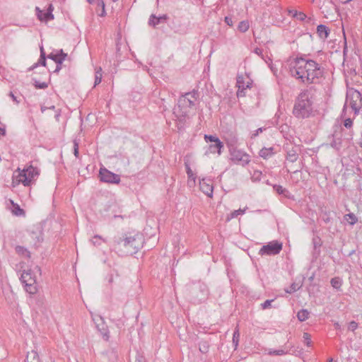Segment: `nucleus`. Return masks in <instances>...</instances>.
I'll use <instances>...</instances> for the list:
<instances>
[{
	"mask_svg": "<svg viewBox=\"0 0 362 362\" xmlns=\"http://www.w3.org/2000/svg\"><path fill=\"white\" fill-rule=\"evenodd\" d=\"M39 65L45 66H46V55L43 47H40V56L38 62L35 63L33 66L28 68V71H32Z\"/></svg>",
	"mask_w": 362,
	"mask_h": 362,
	"instance_id": "obj_20",
	"label": "nucleus"
},
{
	"mask_svg": "<svg viewBox=\"0 0 362 362\" xmlns=\"http://www.w3.org/2000/svg\"><path fill=\"white\" fill-rule=\"evenodd\" d=\"M288 354V351H285L284 349H279V350H273L269 349L268 351L269 355H276V356H283Z\"/></svg>",
	"mask_w": 362,
	"mask_h": 362,
	"instance_id": "obj_36",
	"label": "nucleus"
},
{
	"mask_svg": "<svg viewBox=\"0 0 362 362\" xmlns=\"http://www.w3.org/2000/svg\"><path fill=\"white\" fill-rule=\"evenodd\" d=\"M25 362H40L37 353L35 351L28 352Z\"/></svg>",
	"mask_w": 362,
	"mask_h": 362,
	"instance_id": "obj_24",
	"label": "nucleus"
},
{
	"mask_svg": "<svg viewBox=\"0 0 362 362\" xmlns=\"http://www.w3.org/2000/svg\"><path fill=\"white\" fill-rule=\"evenodd\" d=\"M240 334L238 329H236L233 332V342L235 344V346L236 347L238 345V338H239Z\"/></svg>",
	"mask_w": 362,
	"mask_h": 362,
	"instance_id": "obj_42",
	"label": "nucleus"
},
{
	"mask_svg": "<svg viewBox=\"0 0 362 362\" xmlns=\"http://www.w3.org/2000/svg\"><path fill=\"white\" fill-rule=\"evenodd\" d=\"M283 245L277 240H273L263 245L259 251V255H276L280 253Z\"/></svg>",
	"mask_w": 362,
	"mask_h": 362,
	"instance_id": "obj_9",
	"label": "nucleus"
},
{
	"mask_svg": "<svg viewBox=\"0 0 362 362\" xmlns=\"http://www.w3.org/2000/svg\"><path fill=\"white\" fill-rule=\"evenodd\" d=\"M265 129L264 128H262V127H260V128H258L257 129H256L255 131V132L252 134V137H255L259 135V134L262 133L263 132V130H264Z\"/></svg>",
	"mask_w": 362,
	"mask_h": 362,
	"instance_id": "obj_52",
	"label": "nucleus"
},
{
	"mask_svg": "<svg viewBox=\"0 0 362 362\" xmlns=\"http://www.w3.org/2000/svg\"><path fill=\"white\" fill-rule=\"evenodd\" d=\"M35 269H36L37 271H40V267H35Z\"/></svg>",
	"mask_w": 362,
	"mask_h": 362,
	"instance_id": "obj_63",
	"label": "nucleus"
},
{
	"mask_svg": "<svg viewBox=\"0 0 362 362\" xmlns=\"http://www.w3.org/2000/svg\"><path fill=\"white\" fill-rule=\"evenodd\" d=\"M313 256L314 258L316 259L320 254V247L322 245V240L317 236L314 237L313 238Z\"/></svg>",
	"mask_w": 362,
	"mask_h": 362,
	"instance_id": "obj_19",
	"label": "nucleus"
},
{
	"mask_svg": "<svg viewBox=\"0 0 362 362\" xmlns=\"http://www.w3.org/2000/svg\"><path fill=\"white\" fill-rule=\"evenodd\" d=\"M39 175V170L37 168L30 165L23 170L18 168L14 173L13 182L22 183L24 186L32 185Z\"/></svg>",
	"mask_w": 362,
	"mask_h": 362,
	"instance_id": "obj_5",
	"label": "nucleus"
},
{
	"mask_svg": "<svg viewBox=\"0 0 362 362\" xmlns=\"http://www.w3.org/2000/svg\"><path fill=\"white\" fill-rule=\"evenodd\" d=\"M322 220L326 223H329L330 221V217H329V214H325V216L322 217Z\"/></svg>",
	"mask_w": 362,
	"mask_h": 362,
	"instance_id": "obj_54",
	"label": "nucleus"
},
{
	"mask_svg": "<svg viewBox=\"0 0 362 362\" xmlns=\"http://www.w3.org/2000/svg\"><path fill=\"white\" fill-rule=\"evenodd\" d=\"M298 156L296 151L293 149L290 150L287 153L286 159L291 163H294L297 160Z\"/></svg>",
	"mask_w": 362,
	"mask_h": 362,
	"instance_id": "obj_31",
	"label": "nucleus"
},
{
	"mask_svg": "<svg viewBox=\"0 0 362 362\" xmlns=\"http://www.w3.org/2000/svg\"><path fill=\"white\" fill-rule=\"evenodd\" d=\"M98 177L103 182L110 184H119L120 182V176L115 174L105 168H100Z\"/></svg>",
	"mask_w": 362,
	"mask_h": 362,
	"instance_id": "obj_11",
	"label": "nucleus"
},
{
	"mask_svg": "<svg viewBox=\"0 0 362 362\" xmlns=\"http://www.w3.org/2000/svg\"><path fill=\"white\" fill-rule=\"evenodd\" d=\"M33 80L34 81V86L37 89H45L48 87V83L46 82H39L35 78H33Z\"/></svg>",
	"mask_w": 362,
	"mask_h": 362,
	"instance_id": "obj_38",
	"label": "nucleus"
},
{
	"mask_svg": "<svg viewBox=\"0 0 362 362\" xmlns=\"http://www.w3.org/2000/svg\"><path fill=\"white\" fill-rule=\"evenodd\" d=\"M310 313L305 309H301L297 313L298 320L304 322L309 318Z\"/></svg>",
	"mask_w": 362,
	"mask_h": 362,
	"instance_id": "obj_27",
	"label": "nucleus"
},
{
	"mask_svg": "<svg viewBox=\"0 0 362 362\" xmlns=\"http://www.w3.org/2000/svg\"><path fill=\"white\" fill-rule=\"evenodd\" d=\"M298 289H299V286H298V284L293 283L291 285V286L288 289L286 290V292L288 293H292Z\"/></svg>",
	"mask_w": 362,
	"mask_h": 362,
	"instance_id": "obj_44",
	"label": "nucleus"
},
{
	"mask_svg": "<svg viewBox=\"0 0 362 362\" xmlns=\"http://www.w3.org/2000/svg\"><path fill=\"white\" fill-rule=\"evenodd\" d=\"M192 292L199 302L205 300L209 294L206 285L204 283L200 281L193 285V287L192 288Z\"/></svg>",
	"mask_w": 362,
	"mask_h": 362,
	"instance_id": "obj_12",
	"label": "nucleus"
},
{
	"mask_svg": "<svg viewBox=\"0 0 362 362\" xmlns=\"http://www.w3.org/2000/svg\"><path fill=\"white\" fill-rule=\"evenodd\" d=\"M330 30L328 27L320 24L317 27V33L322 39H327L329 35Z\"/></svg>",
	"mask_w": 362,
	"mask_h": 362,
	"instance_id": "obj_21",
	"label": "nucleus"
},
{
	"mask_svg": "<svg viewBox=\"0 0 362 362\" xmlns=\"http://www.w3.org/2000/svg\"><path fill=\"white\" fill-rule=\"evenodd\" d=\"M347 106L352 109L354 115L358 114L360 109L362 107V95L358 90L354 88H349L347 90L343 112L345 111Z\"/></svg>",
	"mask_w": 362,
	"mask_h": 362,
	"instance_id": "obj_6",
	"label": "nucleus"
},
{
	"mask_svg": "<svg viewBox=\"0 0 362 362\" xmlns=\"http://www.w3.org/2000/svg\"><path fill=\"white\" fill-rule=\"evenodd\" d=\"M229 151L231 156V160L235 163L244 166L250 163V156L245 153L244 151L238 149L235 147L230 148Z\"/></svg>",
	"mask_w": 362,
	"mask_h": 362,
	"instance_id": "obj_10",
	"label": "nucleus"
},
{
	"mask_svg": "<svg viewBox=\"0 0 362 362\" xmlns=\"http://www.w3.org/2000/svg\"><path fill=\"white\" fill-rule=\"evenodd\" d=\"M98 6L102 7V13L100 14L101 16H103L105 14V4L103 0H98Z\"/></svg>",
	"mask_w": 362,
	"mask_h": 362,
	"instance_id": "obj_49",
	"label": "nucleus"
},
{
	"mask_svg": "<svg viewBox=\"0 0 362 362\" xmlns=\"http://www.w3.org/2000/svg\"><path fill=\"white\" fill-rule=\"evenodd\" d=\"M274 150V148L273 147L262 148L259 153V156L263 158L264 159H268L275 153Z\"/></svg>",
	"mask_w": 362,
	"mask_h": 362,
	"instance_id": "obj_22",
	"label": "nucleus"
},
{
	"mask_svg": "<svg viewBox=\"0 0 362 362\" xmlns=\"http://www.w3.org/2000/svg\"><path fill=\"white\" fill-rule=\"evenodd\" d=\"M357 327H358V323L355 321H351L349 324L348 329H349V330L354 331L355 329H357Z\"/></svg>",
	"mask_w": 362,
	"mask_h": 362,
	"instance_id": "obj_48",
	"label": "nucleus"
},
{
	"mask_svg": "<svg viewBox=\"0 0 362 362\" xmlns=\"http://www.w3.org/2000/svg\"><path fill=\"white\" fill-rule=\"evenodd\" d=\"M102 79V69L98 67L95 69L94 86L100 83Z\"/></svg>",
	"mask_w": 362,
	"mask_h": 362,
	"instance_id": "obj_32",
	"label": "nucleus"
},
{
	"mask_svg": "<svg viewBox=\"0 0 362 362\" xmlns=\"http://www.w3.org/2000/svg\"><path fill=\"white\" fill-rule=\"evenodd\" d=\"M224 21L230 27H232L233 25V21L232 20V18L230 16H226L224 18Z\"/></svg>",
	"mask_w": 362,
	"mask_h": 362,
	"instance_id": "obj_50",
	"label": "nucleus"
},
{
	"mask_svg": "<svg viewBox=\"0 0 362 362\" xmlns=\"http://www.w3.org/2000/svg\"><path fill=\"white\" fill-rule=\"evenodd\" d=\"M304 344L310 347L312 345L311 335L308 332H304L303 335Z\"/></svg>",
	"mask_w": 362,
	"mask_h": 362,
	"instance_id": "obj_37",
	"label": "nucleus"
},
{
	"mask_svg": "<svg viewBox=\"0 0 362 362\" xmlns=\"http://www.w3.org/2000/svg\"><path fill=\"white\" fill-rule=\"evenodd\" d=\"M199 349L202 354H206L209 350V343L208 340L202 339L199 341Z\"/></svg>",
	"mask_w": 362,
	"mask_h": 362,
	"instance_id": "obj_25",
	"label": "nucleus"
},
{
	"mask_svg": "<svg viewBox=\"0 0 362 362\" xmlns=\"http://www.w3.org/2000/svg\"><path fill=\"white\" fill-rule=\"evenodd\" d=\"M274 300V299H270L265 300L263 303L261 304V308L262 310H266L272 307V303Z\"/></svg>",
	"mask_w": 362,
	"mask_h": 362,
	"instance_id": "obj_41",
	"label": "nucleus"
},
{
	"mask_svg": "<svg viewBox=\"0 0 362 362\" xmlns=\"http://www.w3.org/2000/svg\"><path fill=\"white\" fill-rule=\"evenodd\" d=\"M334 326H335V327H336V328H337V327H339V323H335V324H334Z\"/></svg>",
	"mask_w": 362,
	"mask_h": 362,
	"instance_id": "obj_62",
	"label": "nucleus"
},
{
	"mask_svg": "<svg viewBox=\"0 0 362 362\" xmlns=\"http://www.w3.org/2000/svg\"><path fill=\"white\" fill-rule=\"evenodd\" d=\"M331 285L334 288L339 289L342 285V281L339 277L332 278L330 281Z\"/></svg>",
	"mask_w": 362,
	"mask_h": 362,
	"instance_id": "obj_33",
	"label": "nucleus"
},
{
	"mask_svg": "<svg viewBox=\"0 0 362 362\" xmlns=\"http://www.w3.org/2000/svg\"><path fill=\"white\" fill-rule=\"evenodd\" d=\"M20 279L26 292L31 295L35 294L37 292L35 276L30 269L23 271Z\"/></svg>",
	"mask_w": 362,
	"mask_h": 362,
	"instance_id": "obj_7",
	"label": "nucleus"
},
{
	"mask_svg": "<svg viewBox=\"0 0 362 362\" xmlns=\"http://www.w3.org/2000/svg\"><path fill=\"white\" fill-rule=\"evenodd\" d=\"M204 139L207 143H211L205 151L206 156L216 153L221 155L223 144L216 136L205 134Z\"/></svg>",
	"mask_w": 362,
	"mask_h": 362,
	"instance_id": "obj_8",
	"label": "nucleus"
},
{
	"mask_svg": "<svg viewBox=\"0 0 362 362\" xmlns=\"http://www.w3.org/2000/svg\"><path fill=\"white\" fill-rule=\"evenodd\" d=\"M186 172H187V176L190 179H192V180H195V176L192 170V169L190 168L189 165L186 164Z\"/></svg>",
	"mask_w": 362,
	"mask_h": 362,
	"instance_id": "obj_45",
	"label": "nucleus"
},
{
	"mask_svg": "<svg viewBox=\"0 0 362 362\" xmlns=\"http://www.w3.org/2000/svg\"><path fill=\"white\" fill-rule=\"evenodd\" d=\"M168 17L166 15H163L157 17L156 15L152 14L148 19V25L155 27L161 22H165Z\"/></svg>",
	"mask_w": 362,
	"mask_h": 362,
	"instance_id": "obj_18",
	"label": "nucleus"
},
{
	"mask_svg": "<svg viewBox=\"0 0 362 362\" xmlns=\"http://www.w3.org/2000/svg\"><path fill=\"white\" fill-rule=\"evenodd\" d=\"M6 130L5 129H0V135H5Z\"/></svg>",
	"mask_w": 362,
	"mask_h": 362,
	"instance_id": "obj_58",
	"label": "nucleus"
},
{
	"mask_svg": "<svg viewBox=\"0 0 362 362\" xmlns=\"http://www.w3.org/2000/svg\"><path fill=\"white\" fill-rule=\"evenodd\" d=\"M353 125V121L351 118H347L344 122V126L347 128L350 129Z\"/></svg>",
	"mask_w": 362,
	"mask_h": 362,
	"instance_id": "obj_47",
	"label": "nucleus"
},
{
	"mask_svg": "<svg viewBox=\"0 0 362 362\" xmlns=\"http://www.w3.org/2000/svg\"><path fill=\"white\" fill-rule=\"evenodd\" d=\"M201 190L208 197H211L213 194V185L210 180L202 179L199 182Z\"/></svg>",
	"mask_w": 362,
	"mask_h": 362,
	"instance_id": "obj_16",
	"label": "nucleus"
},
{
	"mask_svg": "<svg viewBox=\"0 0 362 362\" xmlns=\"http://www.w3.org/2000/svg\"><path fill=\"white\" fill-rule=\"evenodd\" d=\"M93 320L94 321L98 332L103 336V338L105 341H107L110 338V332L104 319L101 316L98 315L94 317Z\"/></svg>",
	"mask_w": 362,
	"mask_h": 362,
	"instance_id": "obj_13",
	"label": "nucleus"
},
{
	"mask_svg": "<svg viewBox=\"0 0 362 362\" xmlns=\"http://www.w3.org/2000/svg\"><path fill=\"white\" fill-rule=\"evenodd\" d=\"M35 11H36V15L37 16V18L40 21L47 22V21H49V20L45 19V12H44L43 11L40 10V8L39 7L37 6L35 8Z\"/></svg>",
	"mask_w": 362,
	"mask_h": 362,
	"instance_id": "obj_34",
	"label": "nucleus"
},
{
	"mask_svg": "<svg viewBox=\"0 0 362 362\" xmlns=\"http://www.w3.org/2000/svg\"><path fill=\"white\" fill-rule=\"evenodd\" d=\"M250 83L249 81H245V77L243 76L238 75L236 80V86L238 87L237 96L244 97L245 95V90L250 88Z\"/></svg>",
	"mask_w": 362,
	"mask_h": 362,
	"instance_id": "obj_14",
	"label": "nucleus"
},
{
	"mask_svg": "<svg viewBox=\"0 0 362 362\" xmlns=\"http://www.w3.org/2000/svg\"><path fill=\"white\" fill-rule=\"evenodd\" d=\"M341 143L342 140L341 137H337V135H333V139L330 144L331 146L333 148L336 150H339L341 147Z\"/></svg>",
	"mask_w": 362,
	"mask_h": 362,
	"instance_id": "obj_28",
	"label": "nucleus"
},
{
	"mask_svg": "<svg viewBox=\"0 0 362 362\" xmlns=\"http://www.w3.org/2000/svg\"><path fill=\"white\" fill-rule=\"evenodd\" d=\"M74 154L76 156V158L79 157L78 143L76 140L74 141Z\"/></svg>",
	"mask_w": 362,
	"mask_h": 362,
	"instance_id": "obj_46",
	"label": "nucleus"
},
{
	"mask_svg": "<svg viewBox=\"0 0 362 362\" xmlns=\"http://www.w3.org/2000/svg\"><path fill=\"white\" fill-rule=\"evenodd\" d=\"M88 3L92 4L93 0H87Z\"/></svg>",
	"mask_w": 362,
	"mask_h": 362,
	"instance_id": "obj_64",
	"label": "nucleus"
},
{
	"mask_svg": "<svg viewBox=\"0 0 362 362\" xmlns=\"http://www.w3.org/2000/svg\"><path fill=\"white\" fill-rule=\"evenodd\" d=\"M262 173L260 171H255L254 173V177H255V180H259Z\"/></svg>",
	"mask_w": 362,
	"mask_h": 362,
	"instance_id": "obj_55",
	"label": "nucleus"
},
{
	"mask_svg": "<svg viewBox=\"0 0 362 362\" xmlns=\"http://www.w3.org/2000/svg\"><path fill=\"white\" fill-rule=\"evenodd\" d=\"M16 252L19 255H21L25 257L29 258L30 257V252L27 250V248L18 245L15 248Z\"/></svg>",
	"mask_w": 362,
	"mask_h": 362,
	"instance_id": "obj_26",
	"label": "nucleus"
},
{
	"mask_svg": "<svg viewBox=\"0 0 362 362\" xmlns=\"http://www.w3.org/2000/svg\"><path fill=\"white\" fill-rule=\"evenodd\" d=\"M62 69V64H57L54 73H58Z\"/></svg>",
	"mask_w": 362,
	"mask_h": 362,
	"instance_id": "obj_56",
	"label": "nucleus"
},
{
	"mask_svg": "<svg viewBox=\"0 0 362 362\" xmlns=\"http://www.w3.org/2000/svg\"><path fill=\"white\" fill-rule=\"evenodd\" d=\"M250 23L248 21H242L238 25V30L240 33H245L249 30Z\"/></svg>",
	"mask_w": 362,
	"mask_h": 362,
	"instance_id": "obj_30",
	"label": "nucleus"
},
{
	"mask_svg": "<svg viewBox=\"0 0 362 362\" xmlns=\"http://www.w3.org/2000/svg\"><path fill=\"white\" fill-rule=\"evenodd\" d=\"M99 240H101V237L100 235H95L93 238L92 243L93 245H99L100 243L98 242Z\"/></svg>",
	"mask_w": 362,
	"mask_h": 362,
	"instance_id": "obj_51",
	"label": "nucleus"
},
{
	"mask_svg": "<svg viewBox=\"0 0 362 362\" xmlns=\"http://www.w3.org/2000/svg\"><path fill=\"white\" fill-rule=\"evenodd\" d=\"M313 112L312 102L310 100V93L308 90L300 93L295 103L293 114L298 119H305L310 117Z\"/></svg>",
	"mask_w": 362,
	"mask_h": 362,
	"instance_id": "obj_3",
	"label": "nucleus"
},
{
	"mask_svg": "<svg viewBox=\"0 0 362 362\" xmlns=\"http://www.w3.org/2000/svg\"><path fill=\"white\" fill-rule=\"evenodd\" d=\"M245 211V209H238V210H235L234 211H233L230 214V218H237L239 215H243Z\"/></svg>",
	"mask_w": 362,
	"mask_h": 362,
	"instance_id": "obj_43",
	"label": "nucleus"
},
{
	"mask_svg": "<svg viewBox=\"0 0 362 362\" xmlns=\"http://www.w3.org/2000/svg\"><path fill=\"white\" fill-rule=\"evenodd\" d=\"M255 53H257V54H259L261 53V50L259 49H255Z\"/></svg>",
	"mask_w": 362,
	"mask_h": 362,
	"instance_id": "obj_60",
	"label": "nucleus"
},
{
	"mask_svg": "<svg viewBox=\"0 0 362 362\" xmlns=\"http://www.w3.org/2000/svg\"><path fill=\"white\" fill-rule=\"evenodd\" d=\"M344 219L349 222V223L351 226H354L358 222V218L353 213H349L346 214L344 216Z\"/></svg>",
	"mask_w": 362,
	"mask_h": 362,
	"instance_id": "obj_29",
	"label": "nucleus"
},
{
	"mask_svg": "<svg viewBox=\"0 0 362 362\" xmlns=\"http://www.w3.org/2000/svg\"><path fill=\"white\" fill-rule=\"evenodd\" d=\"M112 281H113V276L112 274H110L109 276L108 282L110 284H111V283H112Z\"/></svg>",
	"mask_w": 362,
	"mask_h": 362,
	"instance_id": "obj_57",
	"label": "nucleus"
},
{
	"mask_svg": "<svg viewBox=\"0 0 362 362\" xmlns=\"http://www.w3.org/2000/svg\"><path fill=\"white\" fill-rule=\"evenodd\" d=\"M333 361V358H329L327 360V362H332Z\"/></svg>",
	"mask_w": 362,
	"mask_h": 362,
	"instance_id": "obj_61",
	"label": "nucleus"
},
{
	"mask_svg": "<svg viewBox=\"0 0 362 362\" xmlns=\"http://www.w3.org/2000/svg\"><path fill=\"white\" fill-rule=\"evenodd\" d=\"M27 241H28L30 245L37 247V245L42 241V233L40 230L29 231Z\"/></svg>",
	"mask_w": 362,
	"mask_h": 362,
	"instance_id": "obj_15",
	"label": "nucleus"
},
{
	"mask_svg": "<svg viewBox=\"0 0 362 362\" xmlns=\"http://www.w3.org/2000/svg\"><path fill=\"white\" fill-rule=\"evenodd\" d=\"M67 54L64 53L62 49L57 51V53H50L48 58L53 60L56 64H62L67 57Z\"/></svg>",
	"mask_w": 362,
	"mask_h": 362,
	"instance_id": "obj_17",
	"label": "nucleus"
},
{
	"mask_svg": "<svg viewBox=\"0 0 362 362\" xmlns=\"http://www.w3.org/2000/svg\"><path fill=\"white\" fill-rule=\"evenodd\" d=\"M199 94L197 90L186 93L182 95L177 102V106L174 108L173 113L180 122L185 121L189 109L195 105V102L199 98Z\"/></svg>",
	"mask_w": 362,
	"mask_h": 362,
	"instance_id": "obj_2",
	"label": "nucleus"
},
{
	"mask_svg": "<svg viewBox=\"0 0 362 362\" xmlns=\"http://www.w3.org/2000/svg\"><path fill=\"white\" fill-rule=\"evenodd\" d=\"M293 16L296 17L298 20L300 21H304L307 18V16L304 13L298 12L296 11H294Z\"/></svg>",
	"mask_w": 362,
	"mask_h": 362,
	"instance_id": "obj_39",
	"label": "nucleus"
},
{
	"mask_svg": "<svg viewBox=\"0 0 362 362\" xmlns=\"http://www.w3.org/2000/svg\"><path fill=\"white\" fill-rule=\"evenodd\" d=\"M14 209L13 210V214L16 216H21L25 214L23 209H22L18 204H13Z\"/></svg>",
	"mask_w": 362,
	"mask_h": 362,
	"instance_id": "obj_40",
	"label": "nucleus"
},
{
	"mask_svg": "<svg viewBox=\"0 0 362 362\" xmlns=\"http://www.w3.org/2000/svg\"><path fill=\"white\" fill-rule=\"evenodd\" d=\"M47 109H48V107H45V106H42V107H41V112H45V110H47Z\"/></svg>",
	"mask_w": 362,
	"mask_h": 362,
	"instance_id": "obj_59",
	"label": "nucleus"
},
{
	"mask_svg": "<svg viewBox=\"0 0 362 362\" xmlns=\"http://www.w3.org/2000/svg\"><path fill=\"white\" fill-rule=\"evenodd\" d=\"M54 10V7L52 4H49L47 11H45V19L47 20H53L54 15L52 14V11Z\"/></svg>",
	"mask_w": 362,
	"mask_h": 362,
	"instance_id": "obj_35",
	"label": "nucleus"
},
{
	"mask_svg": "<svg viewBox=\"0 0 362 362\" xmlns=\"http://www.w3.org/2000/svg\"><path fill=\"white\" fill-rule=\"evenodd\" d=\"M273 189L278 194L283 195L286 198L289 197V195H290L289 191L288 189H286V188L283 187L281 185H274Z\"/></svg>",
	"mask_w": 362,
	"mask_h": 362,
	"instance_id": "obj_23",
	"label": "nucleus"
},
{
	"mask_svg": "<svg viewBox=\"0 0 362 362\" xmlns=\"http://www.w3.org/2000/svg\"><path fill=\"white\" fill-rule=\"evenodd\" d=\"M291 76L306 84L317 83L322 78V67L312 59L300 57H296L289 67Z\"/></svg>",
	"mask_w": 362,
	"mask_h": 362,
	"instance_id": "obj_1",
	"label": "nucleus"
},
{
	"mask_svg": "<svg viewBox=\"0 0 362 362\" xmlns=\"http://www.w3.org/2000/svg\"><path fill=\"white\" fill-rule=\"evenodd\" d=\"M115 243L119 247H123L124 252L129 255L136 254L143 246L142 235L137 233L133 236L118 237L115 238Z\"/></svg>",
	"mask_w": 362,
	"mask_h": 362,
	"instance_id": "obj_4",
	"label": "nucleus"
},
{
	"mask_svg": "<svg viewBox=\"0 0 362 362\" xmlns=\"http://www.w3.org/2000/svg\"><path fill=\"white\" fill-rule=\"evenodd\" d=\"M9 96L11 98L13 101H14L16 104H19L20 101L17 100V98L14 95L12 92L9 93Z\"/></svg>",
	"mask_w": 362,
	"mask_h": 362,
	"instance_id": "obj_53",
	"label": "nucleus"
}]
</instances>
